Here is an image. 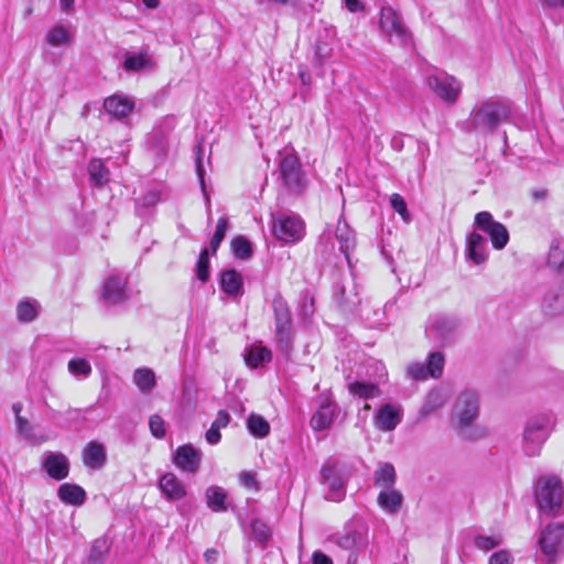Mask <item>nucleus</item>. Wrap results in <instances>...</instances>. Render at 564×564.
I'll return each instance as SVG.
<instances>
[{"mask_svg": "<svg viewBox=\"0 0 564 564\" xmlns=\"http://www.w3.org/2000/svg\"><path fill=\"white\" fill-rule=\"evenodd\" d=\"M39 305L35 301H22L18 304L17 316L19 321L29 323L36 318Z\"/></svg>", "mask_w": 564, "mask_h": 564, "instance_id": "38", "label": "nucleus"}, {"mask_svg": "<svg viewBox=\"0 0 564 564\" xmlns=\"http://www.w3.org/2000/svg\"><path fill=\"white\" fill-rule=\"evenodd\" d=\"M280 176L290 191L299 193L304 188L301 164L294 153H281Z\"/></svg>", "mask_w": 564, "mask_h": 564, "instance_id": "10", "label": "nucleus"}, {"mask_svg": "<svg viewBox=\"0 0 564 564\" xmlns=\"http://www.w3.org/2000/svg\"><path fill=\"white\" fill-rule=\"evenodd\" d=\"M535 499L543 514L558 516L563 505V488L560 479L555 476L540 477L535 487Z\"/></svg>", "mask_w": 564, "mask_h": 564, "instance_id": "3", "label": "nucleus"}, {"mask_svg": "<svg viewBox=\"0 0 564 564\" xmlns=\"http://www.w3.org/2000/svg\"><path fill=\"white\" fill-rule=\"evenodd\" d=\"M209 249L202 250L196 263V276L202 282H205L209 276Z\"/></svg>", "mask_w": 564, "mask_h": 564, "instance_id": "44", "label": "nucleus"}, {"mask_svg": "<svg viewBox=\"0 0 564 564\" xmlns=\"http://www.w3.org/2000/svg\"><path fill=\"white\" fill-rule=\"evenodd\" d=\"M242 278L240 273H238L235 270H224L221 272V276L219 282L226 283V282H241Z\"/></svg>", "mask_w": 564, "mask_h": 564, "instance_id": "54", "label": "nucleus"}, {"mask_svg": "<svg viewBox=\"0 0 564 564\" xmlns=\"http://www.w3.org/2000/svg\"><path fill=\"white\" fill-rule=\"evenodd\" d=\"M512 113L511 102L506 99H486L477 104L470 113V129L478 132H494L508 121Z\"/></svg>", "mask_w": 564, "mask_h": 564, "instance_id": "1", "label": "nucleus"}, {"mask_svg": "<svg viewBox=\"0 0 564 564\" xmlns=\"http://www.w3.org/2000/svg\"><path fill=\"white\" fill-rule=\"evenodd\" d=\"M262 527H263L264 532L260 534V539L264 541L269 538V533L267 531L265 525H262Z\"/></svg>", "mask_w": 564, "mask_h": 564, "instance_id": "64", "label": "nucleus"}, {"mask_svg": "<svg viewBox=\"0 0 564 564\" xmlns=\"http://www.w3.org/2000/svg\"><path fill=\"white\" fill-rule=\"evenodd\" d=\"M323 482L328 488L327 499L340 501L345 496L343 479L337 475L333 465H324L321 470Z\"/></svg>", "mask_w": 564, "mask_h": 564, "instance_id": "18", "label": "nucleus"}, {"mask_svg": "<svg viewBox=\"0 0 564 564\" xmlns=\"http://www.w3.org/2000/svg\"><path fill=\"white\" fill-rule=\"evenodd\" d=\"M127 299L124 284H104L101 300L107 305L118 304Z\"/></svg>", "mask_w": 564, "mask_h": 564, "instance_id": "32", "label": "nucleus"}, {"mask_svg": "<svg viewBox=\"0 0 564 564\" xmlns=\"http://www.w3.org/2000/svg\"><path fill=\"white\" fill-rule=\"evenodd\" d=\"M539 545L547 562H555L564 553V523L549 524L539 538Z\"/></svg>", "mask_w": 564, "mask_h": 564, "instance_id": "7", "label": "nucleus"}, {"mask_svg": "<svg viewBox=\"0 0 564 564\" xmlns=\"http://www.w3.org/2000/svg\"><path fill=\"white\" fill-rule=\"evenodd\" d=\"M149 427L154 437L163 438L165 436V422L159 414L150 416Z\"/></svg>", "mask_w": 564, "mask_h": 564, "instance_id": "47", "label": "nucleus"}, {"mask_svg": "<svg viewBox=\"0 0 564 564\" xmlns=\"http://www.w3.org/2000/svg\"><path fill=\"white\" fill-rule=\"evenodd\" d=\"M154 65L152 57L147 52L138 54L126 53L123 61V68L127 72H141L150 69Z\"/></svg>", "mask_w": 564, "mask_h": 564, "instance_id": "25", "label": "nucleus"}, {"mask_svg": "<svg viewBox=\"0 0 564 564\" xmlns=\"http://www.w3.org/2000/svg\"><path fill=\"white\" fill-rule=\"evenodd\" d=\"M479 412V395L474 390L463 391L455 403L454 415L458 420V425L462 431L467 429L478 416Z\"/></svg>", "mask_w": 564, "mask_h": 564, "instance_id": "9", "label": "nucleus"}, {"mask_svg": "<svg viewBox=\"0 0 564 564\" xmlns=\"http://www.w3.org/2000/svg\"><path fill=\"white\" fill-rule=\"evenodd\" d=\"M108 552L109 545L107 540L97 539L91 545L89 560L95 564H99L104 561Z\"/></svg>", "mask_w": 564, "mask_h": 564, "instance_id": "42", "label": "nucleus"}, {"mask_svg": "<svg viewBox=\"0 0 564 564\" xmlns=\"http://www.w3.org/2000/svg\"><path fill=\"white\" fill-rule=\"evenodd\" d=\"M408 375L415 380H425L430 377L426 366L424 364L414 362L408 366Z\"/></svg>", "mask_w": 564, "mask_h": 564, "instance_id": "50", "label": "nucleus"}, {"mask_svg": "<svg viewBox=\"0 0 564 564\" xmlns=\"http://www.w3.org/2000/svg\"><path fill=\"white\" fill-rule=\"evenodd\" d=\"M514 558L510 551L499 550L489 556L488 564H512Z\"/></svg>", "mask_w": 564, "mask_h": 564, "instance_id": "49", "label": "nucleus"}, {"mask_svg": "<svg viewBox=\"0 0 564 564\" xmlns=\"http://www.w3.org/2000/svg\"><path fill=\"white\" fill-rule=\"evenodd\" d=\"M379 29L382 35L392 44L410 47L413 44L412 34L404 24L402 15L391 6L380 9Z\"/></svg>", "mask_w": 564, "mask_h": 564, "instance_id": "4", "label": "nucleus"}, {"mask_svg": "<svg viewBox=\"0 0 564 564\" xmlns=\"http://www.w3.org/2000/svg\"><path fill=\"white\" fill-rule=\"evenodd\" d=\"M229 421H230V415L224 411V410H220L218 413H217V417L216 420L212 423L213 426H216L217 429H223V427H226L228 424H229Z\"/></svg>", "mask_w": 564, "mask_h": 564, "instance_id": "55", "label": "nucleus"}, {"mask_svg": "<svg viewBox=\"0 0 564 564\" xmlns=\"http://www.w3.org/2000/svg\"><path fill=\"white\" fill-rule=\"evenodd\" d=\"M42 467L55 480H63L69 474V460L62 453L48 452L43 459Z\"/></svg>", "mask_w": 564, "mask_h": 564, "instance_id": "15", "label": "nucleus"}, {"mask_svg": "<svg viewBox=\"0 0 564 564\" xmlns=\"http://www.w3.org/2000/svg\"><path fill=\"white\" fill-rule=\"evenodd\" d=\"M474 227L489 237L496 250H502L509 242L510 237L507 227L495 220L489 212L477 213L474 219Z\"/></svg>", "mask_w": 564, "mask_h": 564, "instance_id": "6", "label": "nucleus"}, {"mask_svg": "<svg viewBox=\"0 0 564 564\" xmlns=\"http://www.w3.org/2000/svg\"><path fill=\"white\" fill-rule=\"evenodd\" d=\"M104 107L111 117L121 119L132 112L134 102L128 96L116 94L105 100Z\"/></svg>", "mask_w": 564, "mask_h": 564, "instance_id": "19", "label": "nucleus"}, {"mask_svg": "<svg viewBox=\"0 0 564 564\" xmlns=\"http://www.w3.org/2000/svg\"><path fill=\"white\" fill-rule=\"evenodd\" d=\"M336 239L339 242V249L344 253L347 264L350 267V250L355 247V236L348 224L339 219L336 228Z\"/></svg>", "mask_w": 564, "mask_h": 564, "instance_id": "23", "label": "nucleus"}, {"mask_svg": "<svg viewBox=\"0 0 564 564\" xmlns=\"http://www.w3.org/2000/svg\"><path fill=\"white\" fill-rule=\"evenodd\" d=\"M551 432V421L545 416L530 420L524 430V451L529 456H536Z\"/></svg>", "mask_w": 564, "mask_h": 564, "instance_id": "8", "label": "nucleus"}, {"mask_svg": "<svg viewBox=\"0 0 564 564\" xmlns=\"http://www.w3.org/2000/svg\"><path fill=\"white\" fill-rule=\"evenodd\" d=\"M448 400V393L443 388L431 390L426 395L425 402L421 408V415H430L432 412L442 408Z\"/></svg>", "mask_w": 564, "mask_h": 564, "instance_id": "29", "label": "nucleus"}, {"mask_svg": "<svg viewBox=\"0 0 564 564\" xmlns=\"http://www.w3.org/2000/svg\"><path fill=\"white\" fill-rule=\"evenodd\" d=\"M83 463L90 469H100L107 460L105 446L96 441H90L83 449Z\"/></svg>", "mask_w": 564, "mask_h": 564, "instance_id": "20", "label": "nucleus"}, {"mask_svg": "<svg viewBox=\"0 0 564 564\" xmlns=\"http://www.w3.org/2000/svg\"><path fill=\"white\" fill-rule=\"evenodd\" d=\"M67 368L73 376H83L85 378L88 377L93 370L90 364L84 358L70 359Z\"/></svg>", "mask_w": 564, "mask_h": 564, "instance_id": "43", "label": "nucleus"}, {"mask_svg": "<svg viewBox=\"0 0 564 564\" xmlns=\"http://www.w3.org/2000/svg\"><path fill=\"white\" fill-rule=\"evenodd\" d=\"M228 229V220L225 217L218 219L216 224V230L212 237L209 252L215 254L223 242Z\"/></svg>", "mask_w": 564, "mask_h": 564, "instance_id": "40", "label": "nucleus"}, {"mask_svg": "<svg viewBox=\"0 0 564 564\" xmlns=\"http://www.w3.org/2000/svg\"><path fill=\"white\" fill-rule=\"evenodd\" d=\"M74 0H59V4L63 11H70L74 8Z\"/></svg>", "mask_w": 564, "mask_h": 564, "instance_id": "60", "label": "nucleus"}, {"mask_svg": "<svg viewBox=\"0 0 564 564\" xmlns=\"http://www.w3.org/2000/svg\"><path fill=\"white\" fill-rule=\"evenodd\" d=\"M271 359H272L271 350L262 345L250 346L247 349V352L245 355L246 364L252 368L261 367V366L270 362Z\"/></svg>", "mask_w": 564, "mask_h": 564, "instance_id": "26", "label": "nucleus"}, {"mask_svg": "<svg viewBox=\"0 0 564 564\" xmlns=\"http://www.w3.org/2000/svg\"><path fill=\"white\" fill-rule=\"evenodd\" d=\"M403 497L397 490H383L378 496L379 506L390 513H397L402 506Z\"/></svg>", "mask_w": 564, "mask_h": 564, "instance_id": "30", "label": "nucleus"}, {"mask_svg": "<svg viewBox=\"0 0 564 564\" xmlns=\"http://www.w3.org/2000/svg\"><path fill=\"white\" fill-rule=\"evenodd\" d=\"M402 420V410L393 404L382 405L376 416L375 425L381 431H393Z\"/></svg>", "mask_w": 564, "mask_h": 564, "instance_id": "16", "label": "nucleus"}, {"mask_svg": "<svg viewBox=\"0 0 564 564\" xmlns=\"http://www.w3.org/2000/svg\"><path fill=\"white\" fill-rule=\"evenodd\" d=\"M274 341L281 354L289 357L294 349L295 330L288 303L282 296L273 299Z\"/></svg>", "mask_w": 564, "mask_h": 564, "instance_id": "2", "label": "nucleus"}, {"mask_svg": "<svg viewBox=\"0 0 564 564\" xmlns=\"http://www.w3.org/2000/svg\"><path fill=\"white\" fill-rule=\"evenodd\" d=\"M58 498L66 505L82 506L86 500L85 490L75 484H63L57 491Z\"/></svg>", "mask_w": 564, "mask_h": 564, "instance_id": "24", "label": "nucleus"}, {"mask_svg": "<svg viewBox=\"0 0 564 564\" xmlns=\"http://www.w3.org/2000/svg\"><path fill=\"white\" fill-rule=\"evenodd\" d=\"M204 558L208 564L216 563L218 558V551L216 549H207L204 553Z\"/></svg>", "mask_w": 564, "mask_h": 564, "instance_id": "58", "label": "nucleus"}, {"mask_svg": "<svg viewBox=\"0 0 564 564\" xmlns=\"http://www.w3.org/2000/svg\"><path fill=\"white\" fill-rule=\"evenodd\" d=\"M249 432L256 437H264L270 432V425L267 420L258 414H251L247 420Z\"/></svg>", "mask_w": 564, "mask_h": 564, "instance_id": "37", "label": "nucleus"}, {"mask_svg": "<svg viewBox=\"0 0 564 564\" xmlns=\"http://www.w3.org/2000/svg\"><path fill=\"white\" fill-rule=\"evenodd\" d=\"M220 430L212 425L210 429L206 432V441L209 444L215 445L220 441Z\"/></svg>", "mask_w": 564, "mask_h": 564, "instance_id": "56", "label": "nucleus"}, {"mask_svg": "<svg viewBox=\"0 0 564 564\" xmlns=\"http://www.w3.org/2000/svg\"><path fill=\"white\" fill-rule=\"evenodd\" d=\"M133 382L141 392L149 393L155 387V375L149 368H138L133 373Z\"/></svg>", "mask_w": 564, "mask_h": 564, "instance_id": "31", "label": "nucleus"}, {"mask_svg": "<svg viewBox=\"0 0 564 564\" xmlns=\"http://www.w3.org/2000/svg\"><path fill=\"white\" fill-rule=\"evenodd\" d=\"M337 406L327 397L322 398L317 410L311 417L310 425L314 431H324L332 426Z\"/></svg>", "mask_w": 564, "mask_h": 564, "instance_id": "13", "label": "nucleus"}, {"mask_svg": "<svg viewBox=\"0 0 564 564\" xmlns=\"http://www.w3.org/2000/svg\"><path fill=\"white\" fill-rule=\"evenodd\" d=\"M503 541V538L500 533L492 535H482L478 534L474 539V545L484 552H488L498 547Z\"/></svg>", "mask_w": 564, "mask_h": 564, "instance_id": "39", "label": "nucleus"}, {"mask_svg": "<svg viewBox=\"0 0 564 564\" xmlns=\"http://www.w3.org/2000/svg\"><path fill=\"white\" fill-rule=\"evenodd\" d=\"M544 307L547 310L550 314H556L557 307H553L551 303H547V299L544 300Z\"/></svg>", "mask_w": 564, "mask_h": 564, "instance_id": "61", "label": "nucleus"}, {"mask_svg": "<svg viewBox=\"0 0 564 564\" xmlns=\"http://www.w3.org/2000/svg\"><path fill=\"white\" fill-rule=\"evenodd\" d=\"M143 3L150 9H155L159 6V0H143Z\"/></svg>", "mask_w": 564, "mask_h": 564, "instance_id": "62", "label": "nucleus"}, {"mask_svg": "<svg viewBox=\"0 0 564 564\" xmlns=\"http://www.w3.org/2000/svg\"><path fill=\"white\" fill-rule=\"evenodd\" d=\"M207 507L213 512H225L229 508L228 494L219 486H210L205 491Z\"/></svg>", "mask_w": 564, "mask_h": 564, "instance_id": "21", "label": "nucleus"}, {"mask_svg": "<svg viewBox=\"0 0 564 564\" xmlns=\"http://www.w3.org/2000/svg\"><path fill=\"white\" fill-rule=\"evenodd\" d=\"M231 249L234 254L240 259L249 258L252 252L250 242L241 236L232 239Z\"/></svg>", "mask_w": 564, "mask_h": 564, "instance_id": "45", "label": "nucleus"}, {"mask_svg": "<svg viewBox=\"0 0 564 564\" xmlns=\"http://www.w3.org/2000/svg\"><path fill=\"white\" fill-rule=\"evenodd\" d=\"M444 356L442 352L435 351L429 355L426 369L432 378H440L444 368Z\"/></svg>", "mask_w": 564, "mask_h": 564, "instance_id": "41", "label": "nucleus"}, {"mask_svg": "<svg viewBox=\"0 0 564 564\" xmlns=\"http://www.w3.org/2000/svg\"><path fill=\"white\" fill-rule=\"evenodd\" d=\"M457 326V321L452 317L435 316L431 318L426 332L431 337L442 343H446L453 338Z\"/></svg>", "mask_w": 564, "mask_h": 564, "instance_id": "14", "label": "nucleus"}, {"mask_svg": "<svg viewBox=\"0 0 564 564\" xmlns=\"http://www.w3.org/2000/svg\"><path fill=\"white\" fill-rule=\"evenodd\" d=\"M239 479H240V482L251 489H258V486H257V480H256V476L254 474L252 473H249V471H243L239 475Z\"/></svg>", "mask_w": 564, "mask_h": 564, "instance_id": "53", "label": "nucleus"}, {"mask_svg": "<svg viewBox=\"0 0 564 564\" xmlns=\"http://www.w3.org/2000/svg\"><path fill=\"white\" fill-rule=\"evenodd\" d=\"M223 300H236L243 294L242 284H220Z\"/></svg>", "mask_w": 564, "mask_h": 564, "instance_id": "48", "label": "nucleus"}, {"mask_svg": "<svg viewBox=\"0 0 564 564\" xmlns=\"http://www.w3.org/2000/svg\"><path fill=\"white\" fill-rule=\"evenodd\" d=\"M349 391L350 393L364 399H375L380 395L379 387L368 382L356 381L354 383H350Z\"/></svg>", "mask_w": 564, "mask_h": 564, "instance_id": "36", "label": "nucleus"}, {"mask_svg": "<svg viewBox=\"0 0 564 564\" xmlns=\"http://www.w3.org/2000/svg\"><path fill=\"white\" fill-rule=\"evenodd\" d=\"M336 544L346 551H358L367 545V540L360 531L350 530L337 536Z\"/></svg>", "mask_w": 564, "mask_h": 564, "instance_id": "27", "label": "nucleus"}, {"mask_svg": "<svg viewBox=\"0 0 564 564\" xmlns=\"http://www.w3.org/2000/svg\"><path fill=\"white\" fill-rule=\"evenodd\" d=\"M88 173L90 181L98 186L106 184L109 180V172L99 159H94L89 162Z\"/></svg>", "mask_w": 564, "mask_h": 564, "instance_id": "35", "label": "nucleus"}, {"mask_svg": "<svg viewBox=\"0 0 564 564\" xmlns=\"http://www.w3.org/2000/svg\"><path fill=\"white\" fill-rule=\"evenodd\" d=\"M272 232L279 241L294 243L303 239L305 224L296 214L278 213L272 215Z\"/></svg>", "mask_w": 564, "mask_h": 564, "instance_id": "5", "label": "nucleus"}, {"mask_svg": "<svg viewBox=\"0 0 564 564\" xmlns=\"http://www.w3.org/2000/svg\"><path fill=\"white\" fill-rule=\"evenodd\" d=\"M546 265L553 271L564 272V241L553 239L546 256Z\"/></svg>", "mask_w": 564, "mask_h": 564, "instance_id": "28", "label": "nucleus"}, {"mask_svg": "<svg viewBox=\"0 0 564 564\" xmlns=\"http://www.w3.org/2000/svg\"><path fill=\"white\" fill-rule=\"evenodd\" d=\"M395 481V470L391 464L381 465L375 473V484L389 489Z\"/></svg>", "mask_w": 564, "mask_h": 564, "instance_id": "34", "label": "nucleus"}, {"mask_svg": "<svg viewBox=\"0 0 564 564\" xmlns=\"http://www.w3.org/2000/svg\"><path fill=\"white\" fill-rule=\"evenodd\" d=\"M15 423L18 432L21 435H23L24 438H26L28 441L34 440L32 426L30 425L26 419H24L21 415H18V420L15 421Z\"/></svg>", "mask_w": 564, "mask_h": 564, "instance_id": "51", "label": "nucleus"}, {"mask_svg": "<svg viewBox=\"0 0 564 564\" xmlns=\"http://www.w3.org/2000/svg\"><path fill=\"white\" fill-rule=\"evenodd\" d=\"M12 411L14 412L15 421H17L18 420V415H20V413L22 411V404L21 403H14L12 405Z\"/></svg>", "mask_w": 564, "mask_h": 564, "instance_id": "63", "label": "nucleus"}, {"mask_svg": "<svg viewBox=\"0 0 564 564\" xmlns=\"http://www.w3.org/2000/svg\"><path fill=\"white\" fill-rule=\"evenodd\" d=\"M159 487L161 491L170 500H180L184 498L186 495L184 486L181 484L178 478L172 473H166L161 477L159 481Z\"/></svg>", "mask_w": 564, "mask_h": 564, "instance_id": "22", "label": "nucleus"}, {"mask_svg": "<svg viewBox=\"0 0 564 564\" xmlns=\"http://www.w3.org/2000/svg\"><path fill=\"white\" fill-rule=\"evenodd\" d=\"M427 85L437 97L447 102H455L462 89L459 82L445 73L429 76Z\"/></svg>", "mask_w": 564, "mask_h": 564, "instance_id": "11", "label": "nucleus"}, {"mask_svg": "<svg viewBox=\"0 0 564 564\" xmlns=\"http://www.w3.org/2000/svg\"><path fill=\"white\" fill-rule=\"evenodd\" d=\"M196 172L199 177L202 191L206 198L207 209L209 210L210 209V200H209V196L206 193L205 181H204V170H203L202 158H200L199 153L197 154V158H196Z\"/></svg>", "mask_w": 564, "mask_h": 564, "instance_id": "52", "label": "nucleus"}, {"mask_svg": "<svg viewBox=\"0 0 564 564\" xmlns=\"http://www.w3.org/2000/svg\"><path fill=\"white\" fill-rule=\"evenodd\" d=\"M390 205L405 223L411 221V215L408 212L406 203L400 194L394 193L390 196Z\"/></svg>", "mask_w": 564, "mask_h": 564, "instance_id": "46", "label": "nucleus"}, {"mask_svg": "<svg viewBox=\"0 0 564 564\" xmlns=\"http://www.w3.org/2000/svg\"><path fill=\"white\" fill-rule=\"evenodd\" d=\"M346 7L350 12H356L360 8L358 0H345Z\"/></svg>", "mask_w": 564, "mask_h": 564, "instance_id": "59", "label": "nucleus"}, {"mask_svg": "<svg viewBox=\"0 0 564 564\" xmlns=\"http://www.w3.org/2000/svg\"><path fill=\"white\" fill-rule=\"evenodd\" d=\"M73 33L64 25H55L46 35V41L52 46H61L70 43Z\"/></svg>", "mask_w": 564, "mask_h": 564, "instance_id": "33", "label": "nucleus"}, {"mask_svg": "<svg viewBox=\"0 0 564 564\" xmlns=\"http://www.w3.org/2000/svg\"><path fill=\"white\" fill-rule=\"evenodd\" d=\"M202 456V452L192 444H184L173 453L172 460L177 468L194 474L199 469Z\"/></svg>", "mask_w": 564, "mask_h": 564, "instance_id": "12", "label": "nucleus"}, {"mask_svg": "<svg viewBox=\"0 0 564 564\" xmlns=\"http://www.w3.org/2000/svg\"><path fill=\"white\" fill-rule=\"evenodd\" d=\"M466 258L475 264L486 262L488 258V246L486 239L476 231L468 235L466 241Z\"/></svg>", "mask_w": 564, "mask_h": 564, "instance_id": "17", "label": "nucleus"}, {"mask_svg": "<svg viewBox=\"0 0 564 564\" xmlns=\"http://www.w3.org/2000/svg\"><path fill=\"white\" fill-rule=\"evenodd\" d=\"M313 564H333V561L323 552L316 551L313 553Z\"/></svg>", "mask_w": 564, "mask_h": 564, "instance_id": "57", "label": "nucleus"}]
</instances>
